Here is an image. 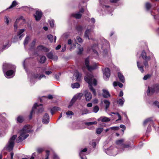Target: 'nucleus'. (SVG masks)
<instances>
[{
	"label": "nucleus",
	"instance_id": "obj_1",
	"mask_svg": "<svg viewBox=\"0 0 159 159\" xmlns=\"http://www.w3.org/2000/svg\"><path fill=\"white\" fill-rule=\"evenodd\" d=\"M31 129V126L26 125L24 126L22 129L20 131L19 136L18 137V141L21 142L27 138L29 136L28 133Z\"/></svg>",
	"mask_w": 159,
	"mask_h": 159
},
{
	"label": "nucleus",
	"instance_id": "obj_2",
	"mask_svg": "<svg viewBox=\"0 0 159 159\" xmlns=\"http://www.w3.org/2000/svg\"><path fill=\"white\" fill-rule=\"evenodd\" d=\"M85 81L88 83L89 85V88L92 92L94 95H96L95 90L92 87V85L96 86L97 84V81L93 78L91 74H88L84 78Z\"/></svg>",
	"mask_w": 159,
	"mask_h": 159
},
{
	"label": "nucleus",
	"instance_id": "obj_3",
	"mask_svg": "<svg viewBox=\"0 0 159 159\" xmlns=\"http://www.w3.org/2000/svg\"><path fill=\"white\" fill-rule=\"evenodd\" d=\"M43 111V109L42 104H37L35 103L31 111L30 116V119L32 117V114L33 113L37 114H39L41 113Z\"/></svg>",
	"mask_w": 159,
	"mask_h": 159
},
{
	"label": "nucleus",
	"instance_id": "obj_4",
	"mask_svg": "<svg viewBox=\"0 0 159 159\" xmlns=\"http://www.w3.org/2000/svg\"><path fill=\"white\" fill-rule=\"evenodd\" d=\"M17 137L16 135L13 136L10 139L8 143L4 148V149L8 151L12 150L14 143V141Z\"/></svg>",
	"mask_w": 159,
	"mask_h": 159
},
{
	"label": "nucleus",
	"instance_id": "obj_5",
	"mask_svg": "<svg viewBox=\"0 0 159 159\" xmlns=\"http://www.w3.org/2000/svg\"><path fill=\"white\" fill-rule=\"evenodd\" d=\"M159 90V85L156 84L153 86L148 87L147 91V93L148 95L152 94L155 91Z\"/></svg>",
	"mask_w": 159,
	"mask_h": 159
},
{
	"label": "nucleus",
	"instance_id": "obj_6",
	"mask_svg": "<svg viewBox=\"0 0 159 159\" xmlns=\"http://www.w3.org/2000/svg\"><path fill=\"white\" fill-rule=\"evenodd\" d=\"M85 63L87 69L89 71H91L97 68V65L96 63H94L93 65H89V60L88 58L86 59Z\"/></svg>",
	"mask_w": 159,
	"mask_h": 159
},
{
	"label": "nucleus",
	"instance_id": "obj_7",
	"mask_svg": "<svg viewBox=\"0 0 159 159\" xmlns=\"http://www.w3.org/2000/svg\"><path fill=\"white\" fill-rule=\"evenodd\" d=\"M83 95V94L82 93H80L77 94L76 95H75L71 100L70 102V104L68 106V107L69 108L70 107L72 106L73 104L75 102V101L77 99H80L81 98Z\"/></svg>",
	"mask_w": 159,
	"mask_h": 159
},
{
	"label": "nucleus",
	"instance_id": "obj_8",
	"mask_svg": "<svg viewBox=\"0 0 159 159\" xmlns=\"http://www.w3.org/2000/svg\"><path fill=\"white\" fill-rule=\"evenodd\" d=\"M116 150L117 149L116 148H113L112 147H111L107 149L106 152L107 154L109 155L115 156L117 154L116 152Z\"/></svg>",
	"mask_w": 159,
	"mask_h": 159
},
{
	"label": "nucleus",
	"instance_id": "obj_9",
	"mask_svg": "<svg viewBox=\"0 0 159 159\" xmlns=\"http://www.w3.org/2000/svg\"><path fill=\"white\" fill-rule=\"evenodd\" d=\"M77 48L79 50L78 52V54H81L83 50V48L81 47L80 45L77 43H75L73 45H72L71 47L70 48V49L71 50L72 49H74L75 48Z\"/></svg>",
	"mask_w": 159,
	"mask_h": 159
},
{
	"label": "nucleus",
	"instance_id": "obj_10",
	"mask_svg": "<svg viewBox=\"0 0 159 159\" xmlns=\"http://www.w3.org/2000/svg\"><path fill=\"white\" fill-rule=\"evenodd\" d=\"M45 76L43 75H39V74H32L31 75L30 78V81H31L33 80V79H38L40 80L41 79L43 78H45Z\"/></svg>",
	"mask_w": 159,
	"mask_h": 159
},
{
	"label": "nucleus",
	"instance_id": "obj_11",
	"mask_svg": "<svg viewBox=\"0 0 159 159\" xmlns=\"http://www.w3.org/2000/svg\"><path fill=\"white\" fill-rule=\"evenodd\" d=\"M103 77L104 79H107L110 76V71L108 68H107L102 70Z\"/></svg>",
	"mask_w": 159,
	"mask_h": 159
},
{
	"label": "nucleus",
	"instance_id": "obj_12",
	"mask_svg": "<svg viewBox=\"0 0 159 159\" xmlns=\"http://www.w3.org/2000/svg\"><path fill=\"white\" fill-rule=\"evenodd\" d=\"M84 94L86 101H90L92 98V95L91 93L90 92L86 91L84 92Z\"/></svg>",
	"mask_w": 159,
	"mask_h": 159
},
{
	"label": "nucleus",
	"instance_id": "obj_13",
	"mask_svg": "<svg viewBox=\"0 0 159 159\" xmlns=\"http://www.w3.org/2000/svg\"><path fill=\"white\" fill-rule=\"evenodd\" d=\"M124 142V139H120L116 141V143L118 145H120L122 146V149L124 148H128L129 147V145H123V143Z\"/></svg>",
	"mask_w": 159,
	"mask_h": 159
},
{
	"label": "nucleus",
	"instance_id": "obj_14",
	"mask_svg": "<svg viewBox=\"0 0 159 159\" xmlns=\"http://www.w3.org/2000/svg\"><path fill=\"white\" fill-rule=\"evenodd\" d=\"M92 33V30L91 29H87L86 30L85 32L84 37L88 39H91V36Z\"/></svg>",
	"mask_w": 159,
	"mask_h": 159
},
{
	"label": "nucleus",
	"instance_id": "obj_15",
	"mask_svg": "<svg viewBox=\"0 0 159 159\" xmlns=\"http://www.w3.org/2000/svg\"><path fill=\"white\" fill-rule=\"evenodd\" d=\"M14 68V66L7 63H4L3 66V71L4 72L6 71V70L7 69Z\"/></svg>",
	"mask_w": 159,
	"mask_h": 159
},
{
	"label": "nucleus",
	"instance_id": "obj_16",
	"mask_svg": "<svg viewBox=\"0 0 159 159\" xmlns=\"http://www.w3.org/2000/svg\"><path fill=\"white\" fill-rule=\"evenodd\" d=\"M14 73V72L13 70H10L6 72L5 75L7 78H10L13 76V74Z\"/></svg>",
	"mask_w": 159,
	"mask_h": 159
},
{
	"label": "nucleus",
	"instance_id": "obj_17",
	"mask_svg": "<svg viewBox=\"0 0 159 159\" xmlns=\"http://www.w3.org/2000/svg\"><path fill=\"white\" fill-rule=\"evenodd\" d=\"M49 116L47 113H45L43 118V122L44 124H47L49 122Z\"/></svg>",
	"mask_w": 159,
	"mask_h": 159
},
{
	"label": "nucleus",
	"instance_id": "obj_18",
	"mask_svg": "<svg viewBox=\"0 0 159 159\" xmlns=\"http://www.w3.org/2000/svg\"><path fill=\"white\" fill-rule=\"evenodd\" d=\"M87 151L86 148H85L83 149H81L80 152L79 153L80 156L82 159H86L85 158V157H84V155H85L86 153V152Z\"/></svg>",
	"mask_w": 159,
	"mask_h": 159
},
{
	"label": "nucleus",
	"instance_id": "obj_19",
	"mask_svg": "<svg viewBox=\"0 0 159 159\" xmlns=\"http://www.w3.org/2000/svg\"><path fill=\"white\" fill-rule=\"evenodd\" d=\"M37 49L38 51H40L44 52H48L49 50L48 48H45L42 45H40L37 47Z\"/></svg>",
	"mask_w": 159,
	"mask_h": 159
},
{
	"label": "nucleus",
	"instance_id": "obj_20",
	"mask_svg": "<svg viewBox=\"0 0 159 159\" xmlns=\"http://www.w3.org/2000/svg\"><path fill=\"white\" fill-rule=\"evenodd\" d=\"M42 16V12L39 11H37L36 14L34 15L35 19L36 20H39L41 18Z\"/></svg>",
	"mask_w": 159,
	"mask_h": 159
},
{
	"label": "nucleus",
	"instance_id": "obj_21",
	"mask_svg": "<svg viewBox=\"0 0 159 159\" xmlns=\"http://www.w3.org/2000/svg\"><path fill=\"white\" fill-rule=\"evenodd\" d=\"M98 121H101L102 122H107L110 120V119L108 117H101L98 120Z\"/></svg>",
	"mask_w": 159,
	"mask_h": 159
},
{
	"label": "nucleus",
	"instance_id": "obj_22",
	"mask_svg": "<svg viewBox=\"0 0 159 159\" xmlns=\"http://www.w3.org/2000/svg\"><path fill=\"white\" fill-rule=\"evenodd\" d=\"M74 76L76 78L77 81H79L81 80V74L76 71L74 75Z\"/></svg>",
	"mask_w": 159,
	"mask_h": 159
},
{
	"label": "nucleus",
	"instance_id": "obj_23",
	"mask_svg": "<svg viewBox=\"0 0 159 159\" xmlns=\"http://www.w3.org/2000/svg\"><path fill=\"white\" fill-rule=\"evenodd\" d=\"M25 31L24 29H20L18 31L17 34L19 36V38L21 39L24 36L23 33Z\"/></svg>",
	"mask_w": 159,
	"mask_h": 159
},
{
	"label": "nucleus",
	"instance_id": "obj_24",
	"mask_svg": "<svg viewBox=\"0 0 159 159\" xmlns=\"http://www.w3.org/2000/svg\"><path fill=\"white\" fill-rule=\"evenodd\" d=\"M141 55L142 58L144 60H150V57L147 56L146 53L144 51L142 52Z\"/></svg>",
	"mask_w": 159,
	"mask_h": 159
},
{
	"label": "nucleus",
	"instance_id": "obj_25",
	"mask_svg": "<svg viewBox=\"0 0 159 159\" xmlns=\"http://www.w3.org/2000/svg\"><path fill=\"white\" fill-rule=\"evenodd\" d=\"M137 66L139 70L142 72H143V67L142 65V62L139 61H137Z\"/></svg>",
	"mask_w": 159,
	"mask_h": 159
},
{
	"label": "nucleus",
	"instance_id": "obj_26",
	"mask_svg": "<svg viewBox=\"0 0 159 159\" xmlns=\"http://www.w3.org/2000/svg\"><path fill=\"white\" fill-rule=\"evenodd\" d=\"M47 57L50 59L57 60L58 59V57L56 56H53L52 53L51 52L48 53L47 55Z\"/></svg>",
	"mask_w": 159,
	"mask_h": 159
},
{
	"label": "nucleus",
	"instance_id": "obj_27",
	"mask_svg": "<svg viewBox=\"0 0 159 159\" xmlns=\"http://www.w3.org/2000/svg\"><path fill=\"white\" fill-rule=\"evenodd\" d=\"M23 19V17L22 16H20L19 18L17 19L15 23L14 24V29L15 30H16L18 28L17 27V23L19 22V21L20 20H21Z\"/></svg>",
	"mask_w": 159,
	"mask_h": 159
},
{
	"label": "nucleus",
	"instance_id": "obj_28",
	"mask_svg": "<svg viewBox=\"0 0 159 159\" xmlns=\"http://www.w3.org/2000/svg\"><path fill=\"white\" fill-rule=\"evenodd\" d=\"M103 96L104 98H108L110 96V94L107 90L103 89Z\"/></svg>",
	"mask_w": 159,
	"mask_h": 159
},
{
	"label": "nucleus",
	"instance_id": "obj_29",
	"mask_svg": "<svg viewBox=\"0 0 159 159\" xmlns=\"http://www.w3.org/2000/svg\"><path fill=\"white\" fill-rule=\"evenodd\" d=\"M61 110L60 108L57 107H52L51 110V112L52 115H53L54 113L58 111H59Z\"/></svg>",
	"mask_w": 159,
	"mask_h": 159
},
{
	"label": "nucleus",
	"instance_id": "obj_30",
	"mask_svg": "<svg viewBox=\"0 0 159 159\" xmlns=\"http://www.w3.org/2000/svg\"><path fill=\"white\" fill-rule=\"evenodd\" d=\"M118 78L120 80V81L123 82L124 83L125 82V78L123 75L120 72H118Z\"/></svg>",
	"mask_w": 159,
	"mask_h": 159
},
{
	"label": "nucleus",
	"instance_id": "obj_31",
	"mask_svg": "<svg viewBox=\"0 0 159 159\" xmlns=\"http://www.w3.org/2000/svg\"><path fill=\"white\" fill-rule=\"evenodd\" d=\"M66 114L67 116V118H71L72 116L74 115V113L71 111H69L66 113Z\"/></svg>",
	"mask_w": 159,
	"mask_h": 159
},
{
	"label": "nucleus",
	"instance_id": "obj_32",
	"mask_svg": "<svg viewBox=\"0 0 159 159\" xmlns=\"http://www.w3.org/2000/svg\"><path fill=\"white\" fill-rule=\"evenodd\" d=\"M73 16L77 19H79L81 17L82 15L80 12H77L73 14Z\"/></svg>",
	"mask_w": 159,
	"mask_h": 159
},
{
	"label": "nucleus",
	"instance_id": "obj_33",
	"mask_svg": "<svg viewBox=\"0 0 159 159\" xmlns=\"http://www.w3.org/2000/svg\"><path fill=\"white\" fill-rule=\"evenodd\" d=\"M30 39V37L28 35H27L24 42V44L25 45H27Z\"/></svg>",
	"mask_w": 159,
	"mask_h": 159
},
{
	"label": "nucleus",
	"instance_id": "obj_34",
	"mask_svg": "<svg viewBox=\"0 0 159 159\" xmlns=\"http://www.w3.org/2000/svg\"><path fill=\"white\" fill-rule=\"evenodd\" d=\"M125 101L124 98H122L119 99L117 101L118 103L120 106H122Z\"/></svg>",
	"mask_w": 159,
	"mask_h": 159
},
{
	"label": "nucleus",
	"instance_id": "obj_35",
	"mask_svg": "<svg viewBox=\"0 0 159 159\" xmlns=\"http://www.w3.org/2000/svg\"><path fill=\"white\" fill-rule=\"evenodd\" d=\"M113 85L114 86H116L118 85L120 88H122L123 87V84L119 82H114L113 83Z\"/></svg>",
	"mask_w": 159,
	"mask_h": 159
},
{
	"label": "nucleus",
	"instance_id": "obj_36",
	"mask_svg": "<svg viewBox=\"0 0 159 159\" xmlns=\"http://www.w3.org/2000/svg\"><path fill=\"white\" fill-rule=\"evenodd\" d=\"M103 102L106 105V108L107 110L109 106L110 103L109 101L106 100H104Z\"/></svg>",
	"mask_w": 159,
	"mask_h": 159
},
{
	"label": "nucleus",
	"instance_id": "obj_37",
	"mask_svg": "<svg viewBox=\"0 0 159 159\" xmlns=\"http://www.w3.org/2000/svg\"><path fill=\"white\" fill-rule=\"evenodd\" d=\"M17 4V2L16 1H13L11 5L9 7L8 9L11 8L15 7Z\"/></svg>",
	"mask_w": 159,
	"mask_h": 159
},
{
	"label": "nucleus",
	"instance_id": "obj_38",
	"mask_svg": "<svg viewBox=\"0 0 159 159\" xmlns=\"http://www.w3.org/2000/svg\"><path fill=\"white\" fill-rule=\"evenodd\" d=\"M80 86V84L79 83H76L71 84V87L72 88H78Z\"/></svg>",
	"mask_w": 159,
	"mask_h": 159
},
{
	"label": "nucleus",
	"instance_id": "obj_39",
	"mask_svg": "<svg viewBox=\"0 0 159 159\" xmlns=\"http://www.w3.org/2000/svg\"><path fill=\"white\" fill-rule=\"evenodd\" d=\"M46 58L44 56H42L40 57V59L39 61L41 63H43L45 61Z\"/></svg>",
	"mask_w": 159,
	"mask_h": 159
},
{
	"label": "nucleus",
	"instance_id": "obj_40",
	"mask_svg": "<svg viewBox=\"0 0 159 159\" xmlns=\"http://www.w3.org/2000/svg\"><path fill=\"white\" fill-rule=\"evenodd\" d=\"M103 130V128H99L96 129V133L97 134H100Z\"/></svg>",
	"mask_w": 159,
	"mask_h": 159
},
{
	"label": "nucleus",
	"instance_id": "obj_41",
	"mask_svg": "<svg viewBox=\"0 0 159 159\" xmlns=\"http://www.w3.org/2000/svg\"><path fill=\"white\" fill-rule=\"evenodd\" d=\"M24 120L23 117L22 116H19L17 118V120L19 122H22Z\"/></svg>",
	"mask_w": 159,
	"mask_h": 159
},
{
	"label": "nucleus",
	"instance_id": "obj_42",
	"mask_svg": "<svg viewBox=\"0 0 159 159\" xmlns=\"http://www.w3.org/2000/svg\"><path fill=\"white\" fill-rule=\"evenodd\" d=\"M152 120V119L151 118H148L146 120H145L143 123V125H145L148 122L151 121Z\"/></svg>",
	"mask_w": 159,
	"mask_h": 159
},
{
	"label": "nucleus",
	"instance_id": "obj_43",
	"mask_svg": "<svg viewBox=\"0 0 159 159\" xmlns=\"http://www.w3.org/2000/svg\"><path fill=\"white\" fill-rule=\"evenodd\" d=\"M97 123V122L96 121H94V122H86L85 123V124L86 125H89L93 124H96Z\"/></svg>",
	"mask_w": 159,
	"mask_h": 159
},
{
	"label": "nucleus",
	"instance_id": "obj_44",
	"mask_svg": "<svg viewBox=\"0 0 159 159\" xmlns=\"http://www.w3.org/2000/svg\"><path fill=\"white\" fill-rule=\"evenodd\" d=\"M48 38L50 42H52L53 41V37L52 35L50 34L48 36Z\"/></svg>",
	"mask_w": 159,
	"mask_h": 159
},
{
	"label": "nucleus",
	"instance_id": "obj_45",
	"mask_svg": "<svg viewBox=\"0 0 159 159\" xmlns=\"http://www.w3.org/2000/svg\"><path fill=\"white\" fill-rule=\"evenodd\" d=\"M99 110V108L98 106H95L93 109V111L95 113H97Z\"/></svg>",
	"mask_w": 159,
	"mask_h": 159
},
{
	"label": "nucleus",
	"instance_id": "obj_46",
	"mask_svg": "<svg viewBox=\"0 0 159 159\" xmlns=\"http://www.w3.org/2000/svg\"><path fill=\"white\" fill-rule=\"evenodd\" d=\"M76 30L79 32V33H81V31L83 30V27L80 26H78L76 28Z\"/></svg>",
	"mask_w": 159,
	"mask_h": 159
},
{
	"label": "nucleus",
	"instance_id": "obj_47",
	"mask_svg": "<svg viewBox=\"0 0 159 159\" xmlns=\"http://www.w3.org/2000/svg\"><path fill=\"white\" fill-rule=\"evenodd\" d=\"M94 47H93L92 48V50L93 51V52L94 54L95 55V56L97 57L98 56V52H97L96 50H95L94 48Z\"/></svg>",
	"mask_w": 159,
	"mask_h": 159
},
{
	"label": "nucleus",
	"instance_id": "obj_48",
	"mask_svg": "<svg viewBox=\"0 0 159 159\" xmlns=\"http://www.w3.org/2000/svg\"><path fill=\"white\" fill-rule=\"evenodd\" d=\"M5 20L6 23L8 25L9 23V17L7 16H5Z\"/></svg>",
	"mask_w": 159,
	"mask_h": 159
},
{
	"label": "nucleus",
	"instance_id": "obj_49",
	"mask_svg": "<svg viewBox=\"0 0 159 159\" xmlns=\"http://www.w3.org/2000/svg\"><path fill=\"white\" fill-rule=\"evenodd\" d=\"M151 7V4L149 3H147L146 4V7L147 10H149Z\"/></svg>",
	"mask_w": 159,
	"mask_h": 159
},
{
	"label": "nucleus",
	"instance_id": "obj_50",
	"mask_svg": "<svg viewBox=\"0 0 159 159\" xmlns=\"http://www.w3.org/2000/svg\"><path fill=\"white\" fill-rule=\"evenodd\" d=\"M76 40H77V41L80 43H81L83 42V40L80 37L77 36L76 37Z\"/></svg>",
	"mask_w": 159,
	"mask_h": 159
},
{
	"label": "nucleus",
	"instance_id": "obj_51",
	"mask_svg": "<svg viewBox=\"0 0 159 159\" xmlns=\"http://www.w3.org/2000/svg\"><path fill=\"white\" fill-rule=\"evenodd\" d=\"M54 20H51L49 21V24L51 26V27H53L54 26Z\"/></svg>",
	"mask_w": 159,
	"mask_h": 159
},
{
	"label": "nucleus",
	"instance_id": "obj_52",
	"mask_svg": "<svg viewBox=\"0 0 159 159\" xmlns=\"http://www.w3.org/2000/svg\"><path fill=\"white\" fill-rule=\"evenodd\" d=\"M36 41V39H34V40L32 42V43L30 44L31 46V47H33L34 46L35 44Z\"/></svg>",
	"mask_w": 159,
	"mask_h": 159
},
{
	"label": "nucleus",
	"instance_id": "obj_53",
	"mask_svg": "<svg viewBox=\"0 0 159 159\" xmlns=\"http://www.w3.org/2000/svg\"><path fill=\"white\" fill-rule=\"evenodd\" d=\"M149 60H145L144 62V65L145 68H148V61Z\"/></svg>",
	"mask_w": 159,
	"mask_h": 159
},
{
	"label": "nucleus",
	"instance_id": "obj_54",
	"mask_svg": "<svg viewBox=\"0 0 159 159\" xmlns=\"http://www.w3.org/2000/svg\"><path fill=\"white\" fill-rule=\"evenodd\" d=\"M102 50H103V53H102V54L103 55H105V54H106L107 53V49H105V50H104V48L103 47H102Z\"/></svg>",
	"mask_w": 159,
	"mask_h": 159
},
{
	"label": "nucleus",
	"instance_id": "obj_55",
	"mask_svg": "<svg viewBox=\"0 0 159 159\" xmlns=\"http://www.w3.org/2000/svg\"><path fill=\"white\" fill-rule=\"evenodd\" d=\"M110 129L112 130H117L119 129V127L117 126H114L110 128Z\"/></svg>",
	"mask_w": 159,
	"mask_h": 159
},
{
	"label": "nucleus",
	"instance_id": "obj_56",
	"mask_svg": "<svg viewBox=\"0 0 159 159\" xmlns=\"http://www.w3.org/2000/svg\"><path fill=\"white\" fill-rule=\"evenodd\" d=\"M36 150L37 152L39 153L41 152L43 150V149L41 148H37Z\"/></svg>",
	"mask_w": 159,
	"mask_h": 159
},
{
	"label": "nucleus",
	"instance_id": "obj_57",
	"mask_svg": "<svg viewBox=\"0 0 159 159\" xmlns=\"http://www.w3.org/2000/svg\"><path fill=\"white\" fill-rule=\"evenodd\" d=\"M150 75H147L144 77L143 79L144 80H146L148 78H149L150 77Z\"/></svg>",
	"mask_w": 159,
	"mask_h": 159
},
{
	"label": "nucleus",
	"instance_id": "obj_58",
	"mask_svg": "<svg viewBox=\"0 0 159 159\" xmlns=\"http://www.w3.org/2000/svg\"><path fill=\"white\" fill-rule=\"evenodd\" d=\"M120 127L123 129L122 130L123 132H124V130L125 129V126L124 125H120Z\"/></svg>",
	"mask_w": 159,
	"mask_h": 159
},
{
	"label": "nucleus",
	"instance_id": "obj_59",
	"mask_svg": "<svg viewBox=\"0 0 159 159\" xmlns=\"http://www.w3.org/2000/svg\"><path fill=\"white\" fill-rule=\"evenodd\" d=\"M154 104L159 108V102L157 101H155L154 102Z\"/></svg>",
	"mask_w": 159,
	"mask_h": 159
},
{
	"label": "nucleus",
	"instance_id": "obj_60",
	"mask_svg": "<svg viewBox=\"0 0 159 159\" xmlns=\"http://www.w3.org/2000/svg\"><path fill=\"white\" fill-rule=\"evenodd\" d=\"M46 157L45 159H48V156L49 155V151H46Z\"/></svg>",
	"mask_w": 159,
	"mask_h": 159
},
{
	"label": "nucleus",
	"instance_id": "obj_61",
	"mask_svg": "<svg viewBox=\"0 0 159 159\" xmlns=\"http://www.w3.org/2000/svg\"><path fill=\"white\" fill-rule=\"evenodd\" d=\"M116 114L118 116V119L117 120H120L121 119V117L120 115L118 113H116Z\"/></svg>",
	"mask_w": 159,
	"mask_h": 159
},
{
	"label": "nucleus",
	"instance_id": "obj_62",
	"mask_svg": "<svg viewBox=\"0 0 159 159\" xmlns=\"http://www.w3.org/2000/svg\"><path fill=\"white\" fill-rule=\"evenodd\" d=\"M92 104L91 103H89L87 104V106L88 107H92Z\"/></svg>",
	"mask_w": 159,
	"mask_h": 159
},
{
	"label": "nucleus",
	"instance_id": "obj_63",
	"mask_svg": "<svg viewBox=\"0 0 159 159\" xmlns=\"http://www.w3.org/2000/svg\"><path fill=\"white\" fill-rule=\"evenodd\" d=\"M46 74L47 75H49L52 73V72L50 71H48L46 72Z\"/></svg>",
	"mask_w": 159,
	"mask_h": 159
},
{
	"label": "nucleus",
	"instance_id": "obj_64",
	"mask_svg": "<svg viewBox=\"0 0 159 159\" xmlns=\"http://www.w3.org/2000/svg\"><path fill=\"white\" fill-rule=\"evenodd\" d=\"M61 47V45H58L56 48V49L57 50L59 49Z\"/></svg>",
	"mask_w": 159,
	"mask_h": 159
}]
</instances>
